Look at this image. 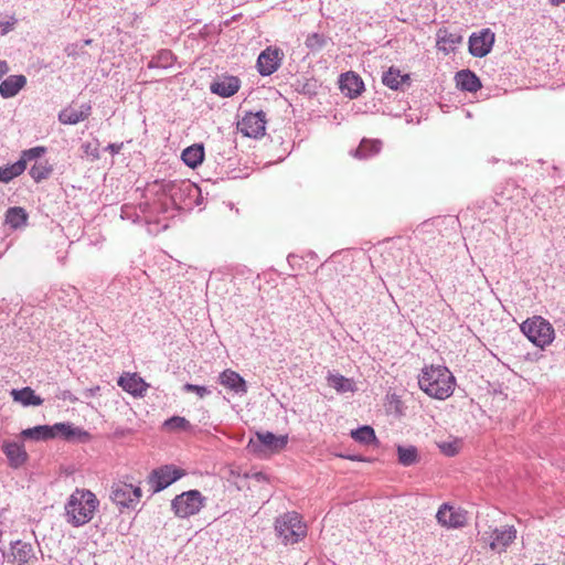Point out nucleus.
<instances>
[{
  "mask_svg": "<svg viewBox=\"0 0 565 565\" xmlns=\"http://www.w3.org/2000/svg\"><path fill=\"white\" fill-rule=\"evenodd\" d=\"M98 507L99 500L95 493L76 488L65 503V519L75 527L83 526L92 521Z\"/></svg>",
  "mask_w": 565,
  "mask_h": 565,
  "instance_id": "nucleus-1",
  "label": "nucleus"
},
{
  "mask_svg": "<svg viewBox=\"0 0 565 565\" xmlns=\"http://www.w3.org/2000/svg\"><path fill=\"white\" fill-rule=\"evenodd\" d=\"M418 385L430 397L446 399L454 393L455 377L446 366H425L418 376Z\"/></svg>",
  "mask_w": 565,
  "mask_h": 565,
  "instance_id": "nucleus-2",
  "label": "nucleus"
},
{
  "mask_svg": "<svg viewBox=\"0 0 565 565\" xmlns=\"http://www.w3.org/2000/svg\"><path fill=\"white\" fill-rule=\"evenodd\" d=\"M520 328L523 334L541 349L550 345L555 338L553 326L540 316L526 319Z\"/></svg>",
  "mask_w": 565,
  "mask_h": 565,
  "instance_id": "nucleus-3",
  "label": "nucleus"
},
{
  "mask_svg": "<svg viewBox=\"0 0 565 565\" xmlns=\"http://www.w3.org/2000/svg\"><path fill=\"white\" fill-rule=\"evenodd\" d=\"M275 529L286 544L297 543L307 534L306 525L296 512H289L279 516L276 520Z\"/></svg>",
  "mask_w": 565,
  "mask_h": 565,
  "instance_id": "nucleus-4",
  "label": "nucleus"
},
{
  "mask_svg": "<svg viewBox=\"0 0 565 565\" xmlns=\"http://www.w3.org/2000/svg\"><path fill=\"white\" fill-rule=\"evenodd\" d=\"M205 498L199 490H189L171 501V510L178 518L186 519L198 514L204 507Z\"/></svg>",
  "mask_w": 565,
  "mask_h": 565,
  "instance_id": "nucleus-5",
  "label": "nucleus"
},
{
  "mask_svg": "<svg viewBox=\"0 0 565 565\" xmlns=\"http://www.w3.org/2000/svg\"><path fill=\"white\" fill-rule=\"evenodd\" d=\"M142 491L139 486L126 482H115L111 486L110 500L119 508L134 510L140 502Z\"/></svg>",
  "mask_w": 565,
  "mask_h": 565,
  "instance_id": "nucleus-6",
  "label": "nucleus"
},
{
  "mask_svg": "<svg viewBox=\"0 0 565 565\" xmlns=\"http://www.w3.org/2000/svg\"><path fill=\"white\" fill-rule=\"evenodd\" d=\"M185 475V471L173 465L159 467L149 475V484L152 491L160 492Z\"/></svg>",
  "mask_w": 565,
  "mask_h": 565,
  "instance_id": "nucleus-7",
  "label": "nucleus"
},
{
  "mask_svg": "<svg viewBox=\"0 0 565 565\" xmlns=\"http://www.w3.org/2000/svg\"><path fill=\"white\" fill-rule=\"evenodd\" d=\"M266 113L263 110L247 113L237 124L238 130L246 137L259 138L266 131Z\"/></svg>",
  "mask_w": 565,
  "mask_h": 565,
  "instance_id": "nucleus-8",
  "label": "nucleus"
},
{
  "mask_svg": "<svg viewBox=\"0 0 565 565\" xmlns=\"http://www.w3.org/2000/svg\"><path fill=\"white\" fill-rule=\"evenodd\" d=\"M60 431L65 437L74 435V429L67 424H55L53 427L47 425H40L32 428H26L21 431V437L33 440H47L55 437L56 433Z\"/></svg>",
  "mask_w": 565,
  "mask_h": 565,
  "instance_id": "nucleus-9",
  "label": "nucleus"
},
{
  "mask_svg": "<svg viewBox=\"0 0 565 565\" xmlns=\"http://www.w3.org/2000/svg\"><path fill=\"white\" fill-rule=\"evenodd\" d=\"M494 40V32L488 28L473 32L469 38V53L475 57H484L491 52Z\"/></svg>",
  "mask_w": 565,
  "mask_h": 565,
  "instance_id": "nucleus-10",
  "label": "nucleus"
},
{
  "mask_svg": "<svg viewBox=\"0 0 565 565\" xmlns=\"http://www.w3.org/2000/svg\"><path fill=\"white\" fill-rule=\"evenodd\" d=\"M484 539L489 541V546L492 551L502 553L516 539V530L513 525L497 527L490 533L489 537Z\"/></svg>",
  "mask_w": 565,
  "mask_h": 565,
  "instance_id": "nucleus-11",
  "label": "nucleus"
},
{
  "mask_svg": "<svg viewBox=\"0 0 565 565\" xmlns=\"http://www.w3.org/2000/svg\"><path fill=\"white\" fill-rule=\"evenodd\" d=\"M436 518L439 524L449 529H458L467 524V512L446 503L439 508Z\"/></svg>",
  "mask_w": 565,
  "mask_h": 565,
  "instance_id": "nucleus-12",
  "label": "nucleus"
},
{
  "mask_svg": "<svg viewBox=\"0 0 565 565\" xmlns=\"http://www.w3.org/2000/svg\"><path fill=\"white\" fill-rule=\"evenodd\" d=\"M3 556L12 565H26L34 558V550L30 543L18 540L10 544V551Z\"/></svg>",
  "mask_w": 565,
  "mask_h": 565,
  "instance_id": "nucleus-13",
  "label": "nucleus"
},
{
  "mask_svg": "<svg viewBox=\"0 0 565 565\" xmlns=\"http://www.w3.org/2000/svg\"><path fill=\"white\" fill-rule=\"evenodd\" d=\"M282 60V53L279 49L267 47L257 58V70L262 76H269L275 73Z\"/></svg>",
  "mask_w": 565,
  "mask_h": 565,
  "instance_id": "nucleus-14",
  "label": "nucleus"
},
{
  "mask_svg": "<svg viewBox=\"0 0 565 565\" xmlns=\"http://www.w3.org/2000/svg\"><path fill=\"white\" fill-rule=\"evenodd\" d=\"M1 449L8 459L9 467L12 469H19L23 467L29 459V455L23 444L4 440Z\"/></svg>",
  "mask_w": 565,
  "mask_h": 565,
  "instance_id": "nucleus-15",
  "label": "nucleus"
},
{
  "mask_svg": "<svg viewBox=\"0 0 565 565\" xmlns=\"http://www.w3.org/2000/svg\"><path fill=\"white\" fill-rule=\"evenodd\" d=\"M341 92L349 98H356L364 89V83L354 72H347L340 76Z\"/></svg>",
  "mask_w": 565,
  "mask_h": 565,
  "instance_id": "nucleus-16",
  "label": "nucleus"
},
{
  "mask_svg": "<svg viewBox=\"0 0 565 565\" xmlns=\"http://www.w3.org/2000/svg\"><path fill=\"white\" fill-rule=\"evenodd\" d=\"M117 384L134 396H142L148 388V384L136 373H124Z\"/></svg>",
  "mask_w": 565,
  "mask_h": 565,
  "instance_id": "nucleus-17",
  "label": "nucleus"
},
{
  "mask_svg": "<svg viewBox=\"0 0 565 565\" xmlns=\"http://www.w3.org/2000/svg\"><path fill=\"white\" fill-rule=\"evenodd\" d=\"M92 106L89 104L81 105L79 109L67 107L58 114V120L64 125H76L90 115Z\"/></svg>",
  "mask_w": 565,
  "mask_h": 565,
  "instance_id": "nucleus-18",
  "label": "nucleus"
},
{
  "mask_svg": "<svg viewBox=\"0 0 565 565\" xmlns=\"http://www.w3.org/2000/svg\"><path fill=\"white\" fill-rule=\"evenodd\" d=\"M218 380L221 385L236 394H245L247 392L246 381L233 370L227 369L223 371Z\"/></svg>",
  "mask_w": 565,
  "mask_h": 565,
  "instance_id": "nucleus-19",
  "label": "nucleus"
},
{
  "mask_svg": "<svg viewBox=\"0 0 565 565\" xmlns=\"http://www.w3.org/2000/svg\"><path fill=\"white\" fill-rule=\"evenodd\" d=\"M455 81L456 86L459 89L469 93H476L482 87L479 77L470 70H461L457 72Z\"/></svg>",
  "mask_w": 565,
  "mask_h": 565,
  "instance_id": "nucleus-20",
  "label": "nucleus"
},
{
  "mask_svg": "<svg viewBox=\"0 0 565 565\" xmlns=\"http://www.w3.org/2000/svg\"><path fill=\"white\" fill-rule=\"evenodd\" d=\"M461 41L462 36L460 34L451 33L447 29H439L437 32V49L445 54L454 52Z\"/></svg>",
  "mask_w": 565,
  "mask_h": 565,
  "instance_id": "nucleus-21",
  "label": "nucleus"
},
{
  "mask_svg": "<svg viewBox=\"0 0 565 565\" xmlns=\"http://www.w3.org/2000/svg\"><path fill=\"white\" fill-rule=\"evenodd\" d=\"M26 85L24 75H10L0 84V95L2 98H12Z\"/></svg>",
  "mask_w": 565,
  "mask_h": 565,
  "instance_id": "nucleus-22",
  "label": "nucleus"
},
{
  "mask_svg": "<svg viewBox=\"0 0 565 565\" xmlns=\"http://www.w3.org/2000/svg\"><path fill=\"white\" fill-rule=\"evenodd\" d=\"M241 82L235 76H228L211 85V92L221 97H231L239 89Z\"/></svg>",
  "mask_w": 565,
  "mask_h": 565,
  "instance_id": "nucleus-23",
  "label": "nucleus"
},
{
  "mask_svg": "<svg viewBox=\"0 0 565 565\" xmlns=\"http://www.w3.org/2000/svg\"><path fill=\"white\" fill-rule=\"evenodd\" d=\"M13 401L20 403L22 406H40L43 404V399L34 393V391L26 386L21 390H12L10 392Z\"/></svg>",
  "mask_w": 565,
  "mask_h": 565,
  "instance_id": "nucleus-24",
  "label": "nucleus"
},
{
  "mask_svg": "<svg viewBox=\"0 0 565 565\" xmlns=\"http://www.w3.org/2000/svg\"><path fill=\"white\" fill-rule=\"evenodd\" d=\"M256 437H257V440L263 446H265L267 449H269L271 451L282 450L288 443L287 435L276 436L270 431L256 433Z\"/></svg>",
  "mask_w": 565,
  "mask_h": 565,
  "instance_id": "nucleus-25",
  "label": "nucleus"
},
{
  "mask_svg": "<svg viewBox=\"0 0 565 565\" xmlns=\"http://www.w3.org/2000/svg\"><path fill=\"white\" fill-rule=\"evenodd\" d=\"M181 158L190 168H196L204 159V148L202 145H193L182 151Z\"/></svg>",
  "mask_w": 565,
  "mask_h": 565,
  "instance_id": "nucleus-26",
  "label": "nucleus"
},
{
  "mask_svg": "<svg viewBox=\"0 0 565 565\" xmlns=\"http://www.w3.org/2000/svg\"><path fill=\"white\" fill-rule=\"evenodd\" d=\"M28 214L23 207L14 206L8 209L6 213V223L10 225V227L17 230L26 224Z\"/></svg>",
  "mask_w": 565,
  "mask_h": 565,
  "instance_id": "nucleus-27",
  "label": "nucleus"
},
{
  "mask_svg": "<svg viewBox=\"0 0 565 565\" xmlns=\"http://www.w3.org/2000/svg\"><path fill=\"white\" fill-rule=\"evenodd\" d=\"M408 79V75H402L399 70L394 67H391L387 72H385L382 77L383 84L395 90L401 88L402 84Z\"/></svg>",
  "mask_w": 565,
  "mask_h": 565,
  "instance_id": "nucleus-28",
  "label": "nucleus"
},
{
  "mask_svg": "<svg viewBox=\"0 0 565 565\" xmlns=\"http://www.w3.org/2000/svg\"><path fill=\"white\" fill-rule=\"evenodd\" d=\"M25 170V163L24 161H21L20 159L9 166L0 168V182L8 183L15 177H19L22 174Z\"/></svg>",
  "mask_w": 565,
  "mask_h": 565,
  "instance_id": "nucleus-29",
  "label": "nucleus"
},
{
  "mask_svg": "<svg viewBox=\"0 0 565 565\" xmlns=\"http://www.w3.org/2000/svg\"><path fill=\"white\" fill-rule=\"evenodd\" d=\"M327 380L328 384L339 393L353 392L355 388L353 381L341 374H330Z\"/></svg>",
  "mask_w": 565,
  "mask_h": 565,
  "instance_id": "nucleus-30",
  "label": "nucleus"
},
{
  "mask_svg": "<svg viewBox=\"0 0 565 565\" xmlns=\"http://www.w3.org/2000/svg\"><path fill=\"white\" fill-rule=\"evenodd\" d=\"M398 462L402 466L408 467L418 461V452L415 446H397Z\"/></svg>",
  "mask_w": 565,
  "mask_h": 565,
  "instance_id": "nucleus-31",
  "label": "nucleus"
},
{
  "mask_svg": "<svg viewBox=\"0 0 565 565\" xmlns=\"http://www.w3.org/2000/svg\"><path fill=\"white\" fill-rule=\"evenodd\" d=\"M381 149V142L377 140H362L358 149L355 150V157L365 159L372 154H375Z\"/></svg>",
  "mask_w": 565,
  "mask_h": 565,
  "instance_id": "nucleus-32",
  "label": "nucleus"
},
{
  "mask_svg": "<svg viewBox=\"0 0 565 565\" xmlns=\"http://www.w3.org/2000/svg\"><path fill=\"white\" fill-rule=\"evenodd\" d=\"M351 437L361 444L370 445L376 441L375 431L371 426H362L351 431Z\"/></svg>",
  "mask_w": 565,
  "mask_h": 565,
  "instance_id": "nucleus-33",
  "label": "nucleus"
},
{
  "mask_svg": "<svg viewBox=\"0 0 565 565\" xmlns=\"http://www.w3.org/2000/svg\"><path fill=\"white\" fill-rule=\"evenodd\" d=\"M53 171L51 164L47 161H42L33 164L29 171L31 178L35 182H41L42 180L47 179Z\"/></svg>",
  "mask_w": 565,
  "mask_h": 565,
  "instance_id": "nucleus-34",
  "label": "nucleus"
},
{
  "mask_svg": "<svg viewBox=\"0 0 565 565\" xmlns=\"http://www.w3.org/2000/svg\"><path fill=\"white\" fill-rule=\"evenodd\" d=\"M167 430H188L191 424L188 419L181 416H173L163 423Z\"/></svg>",
  "mask_w": 565,
  "mask_h": 565,
  "instance_id": "nucleus-35",
  "label": "nucleus"
},
{
  "mask_svg": "<svg viewBox=\"0 0 565 565\" xmlns=\"http://www.w3.org/2000/svg\"><path fill=\"white\" fill-rule=\"evenodd\" d=\"M306 46L311 51H319L327 44V39L319 33H311L306 39Z\"/></svg>",
  "mask_w": 565,
  "mask_h": 565,
  "instance_id": "nucleus-36",
  "label": "nucleus"
},
{
  "mask_svg": "<svg viewBox=\"0 0 565 565\" xmlns=\"http://www.w3.org/2000/svg\"><path fill=\"white\" fill-rule=\"evenodd\" d=\"M172 53L171 51L164 50L159 52V54L149 63V67H168L172 64Z\"/></svg>",
  "mask_w": 565,
  "mask_h": 565,
  "instance_id": "nucleus-37",
  "label": "nucleus"
},
{
  "mask_svg": "<svg viewBox=\"0 0 565 565\" xmlns=\"http://www.w3.org/2000/svg\"><path fill=\"white\" fill-rule=\"evenodd\" d=\"M83 152L87 158L92 161H97L100 159L99 152V141L95 140L93 142H85L82 145Z\"/></svg>",
  "mask_w": 565,
  "mask_h": 565,
  "instance_id": "nucleus-38",
  "label": "nucleus"
},
{
  "mask_svg": "<svg viewBox=\"0 0 565 565\" xmlns=\"http://www.w3.org/2000/svg\"><path fill=\"white\" fill-rule=\"evenodd\" d=\"M45 152H46V148L43 146L33 147V148L22 151L20 160L24 161V163L26 164V162L30 160L41 158Z\"/></svg>",
  "mask_w": 565,
  "mask_h": 565,
  "instance_id": "nucleus-39",
  "label": "nucleus"
},
{
  "mask_svg": "<svg viewBox=\"0 0 565 565\" xmlns=\"http://www.w3.org/2000/svg\"><path fill=\"white\" fill-rule=\"evenodd\" d=\"M439 448L443 454L449 457L457 455L459 451V446L457 443H444L439 445Z\"/></svg>",
  "mask_w": 565,
  "mask_h": 565,
  "instance_id": "nucleus-40",
  "label": "nucleus"
},
{
  "mask_svg": "<svg viewBox=\"0 0 565 565\" xmlns=\"http://www.w3.org/2000/svg\"><path fill=\"white\" fill-rule=\"evenodd\" d=\"M183 390L186 391V392H194L196 393L200 397H204L205 395H207L210 393V391L207 390V387L205 386H201V385H195V384H190V383H186L184 386H183Z\"/></svg>",
  "mask_w": 565,
  "mask_h": 565,
  "instance_id": "nucleus-41",
  "label": "nucleus"
},
{
  "mask_svg": "<svg viewBox=\"0 0 565 565\" xmlns=\"http://www.w3.org/2000/svg\"><path fill=\"white\" fill-rule=\"evenodd\" d=\"M193 190V186L189 183H182L181 185H172L171 188V196L174 199L177 195V192H190Z\"/></svg>",
  "mask_w": 565,
  "mask_h": 565,
  "instance_id": "nucleus-42",
  "label": "nucleus"
},
{
  "mask_svg": "<svg viewBox=\"0 0 565 565\" xmlns=\"http://www.w3.org/2000/svg\"><path fill=\"white\" fill-rule=\"evenodd\" d=\"M15 22H17V20L14 18H11L10 21L0 20V26L2 28L1 35H4L8 32H10L13 29Z\"/></svg>",
  "mask_w": 565,
  "mask_h": 565,
  "instance_id": "nucleus-43",
  "label": "nucleus"
},
{
  "mask_svg": "<svg viewBox=\"0 0 565 565\" xmlns=\"http://www.w3.org/2000/svg\"><path fill=\"white\" fill-rule=\"evenodd\" d=\"M122 142L120 143H109L105 150L109 151L111 154H117L122 149Z\"/></svg>",
  "mask_w": 565,
  "mask_h": 565,
  "instance_id": "nucleus-44",
  "label": "nucleus"
},
{
  "mask_svg": "<svg viewBox=\"0 0 565 565\" xmlns=\"http://www.w3.org/2000/svg\"><path fill=\"white\" fill-rule=\"evenodd\" d=\"M340 457L352 460V461H369L366 458L360 455H340Z\"/></svg>",
  "mask_w": 565,
  "mask_h": 565,
  "instance_id": "nucleus-45",
  "label": "nucleus"
},
{
  "mask_svg": "<svg viewBox=\"0 0 565 565\" xmlns=\"http://www.w3.org/2000/svg\"><path fill=\"white\" fill-rule=\"evenodd\" d=\"M9 72V65L7 61H0V78Z\"/></svg>",
  "mask_w": 565,
  "mask_h": 565,
  "instance_id": "nucleus-46",
  "label": "nucleus"
},
{
  "mask_svg": "<svg viewBox=\"0 0 565 565\" xmlns=\"http://www.w3.org/2000/svg\"><path fill=\"white\" fill-rule=\"evenodd\" d=\"M78 47V44H72V45H68L66 49H65V52L68 56H72V55H75L76 54V50Z\"/></svg>",
  "mask_w": 565,
  "mask_h": 565,
  "instance_id": "nucleus-47",
  "label": "nucleus"
},
{
  "mask_svg": "<svg viewBox=\"0 0 565 565\" xmlns=\"http://www.w3.org/2000/svg\"><path fill=\"white\" fill-rule=\"evenodd\" d=\"M62 397H63V399H70L71 402H76L77 401V398L74 397L70 391H64L62 393Z\"/></svg>",
  "mask_w": 565,
  "mask_h": 565,
  "instance_id": "nucleus-48",
  "label": "nucleus"
},
{
  "mask_svg": "<svg viewBox=\"0 0 565 565\" xmlns=\"http://www.w3.org/2000/svg\"><path fill=\"white\" fill-rule=\"evenodd\" d=\"M550 3L554 7H558L561 6L562 3H565V0H548Z\"/></svg>",
  "mask_w": 565,
  "mask_h": 565,
  "instance_id": "nucleus-49",
  "label": "nucleus"
},
{
  "mask_svg": "<svg viewBox=\"0 0 565 565\" xmlns=\"http://www.w3.org/2000/svg\"><path fill=\"white\" fill-rule=\"evenodd\" d=\"M90 43H92V40H85V41L83 42V45H89Z\"/></svg>",
  "mask_w": 565,
  "mask_h": 565,
  "instance_id": "nucleus-50",
  "label": "nucleus"
},
{
  "mask_svg": "<svg viewBox=\"0 0 565 565\" xmlns=\"http://www.w3.org/2000/svg\"><path fill=\"white\" fill-rule=\"evenodd\" d=\"M248 446H249V447H255V444H254V440H253V439H250V441H249V445H248Z\"/></svg>",
  "mask_w": 565,
  "mask_h": 565,
  "instance_id": "nucleus-51",
  "label": "nucleus"
}]
</instances>
